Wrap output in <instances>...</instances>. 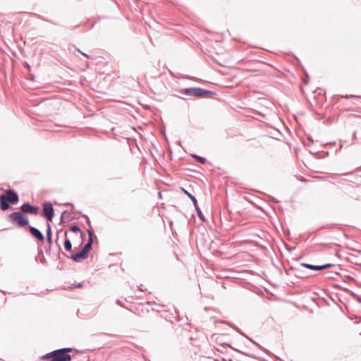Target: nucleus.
Masks as SVG:
<instances>
[{
	"mask_svg": "<svg viewBox=\"0 0 361 361\" xmlns=\"http://www.w3.org/2000/svg\"><path fill=\"white\" fill-rule=\"evenodd\" d=\"M59 232L57 233V238H56V240L59 239Z\"/></svg>",
	"mask_w": 361,
	"mask_h": 361,
	"instance_id": "26",
	"label": "nucleus"
},
{
	"mask_svg": "<svg viewBox=\"0 0 361 361\" xmlns=\"http://www.w3.org/2000/svg\"><path fill=\"white\" fill-rule=\"evenodd\" d=\"M88 255H86L82 250L78 252L71 255V258L75 262H79L81 260L87 258Z\"/></svg>",
	"mask_w": 361,
	"mask_h": 361,
	"instance_id": "10",
	"label": "nucleus"
},
{
	"mask_svg": "<svg viewBox=\"0 0 361 361\" xmlns=\"http://www.w3.org/2000/svg\"><path fill=\"white\" fill-rule=\"evenodd\" d=\"M342 97L346 98V99H352V98L356 97V96L354 94H345V95L342 96Z\"/></svg>",
	"mask_w": 361,
	"mask_h": 361,
	"instance_id": "19",
	"label": "nucleus"
},
{
	"mask_svg": "<svg viewBox=\"0 0 361 361\" xmlns=\"http://www.w3.org/2000/svg\"><path fill=\"white\" fill-rule=\"evenodd\" d=\"M20 209L23 214L37 215L39 212V207L36 205H32L30 202H27L20 206Z\"/></svg>",
	"mask_w": 361,
	"mask_h": 361,
	"instance_id": "7",
	"label": "nucleus"
},
{
	"mask_svg": "<svg viewBox=\"0 0 361 361\" xmlns=\"http://www.w3.org/2000/svg\"><path fill=\"white\" fill-rule=\"evenodd\" d=\"M66 219L67 221H71L72 220L73 218L71 216V214L68 212V211H63L61 215V218H60V223L61 224H63L65 222L64 219Z\"/></svg>",
	"mask_w": 361,
	"mask_h": 361,
	"instance_id": "15",
	"label": "nucleus"
},
{
	"mask_svg": "<svg viewBox=\"0 0 361 361\" xmlns=\"http://www.w3.org/2000/svg\"><path fill=\"white\" fill-rule=\"evenodd\" d=\"M358 265H359L360 267H361V264H358Z\"/></svg>",
	"mask_w": 361,
	"mask_h": 361,
	"instance_id": "30",
	"label": "nucleus"
},
{
	"mask_svg": "<svg viewBox=\"0 0 361 361\" xmlns=\"http://www.w3.org/2000/svg\"><path fill=\"white\" fill-rule=\"evenodd\" d=\"M166 321H169V322H170L171 323H172V324H173V321L169 320L168 319H166Z\"/></svg>",
	"mask_w": 361,
	"mask_h": 361,
	"instance_id": "27",
	"label": "nucleus"
},
{
	"mask_svg": "<svg viewBox=\"0 0 361 361\" xmlns=\"http://www.w3.org/2000/svg\"><path fill=\"white\" fill-rule=\"evenodd\" d=\"M334 226V224H332L331 226H330V225H326V226H324L323 228H331V226Z\"/></svg>",
	"mask_w": 361,
	"mask_h": 361,
	"instance_id": "24",
	"label": "nucleus"
},
{
	"mask_svg": "<svg viewBox=\"0 0 361 361\" xmlns=\"http://www.w3.org/2000/svg\"><path fill=\"white\" fill-rule=\"evenodd\" d=\"M65 241H64V248L66 251H71L72 250V243L71 240L68 238V233L66 231L64 232Z\"/></svg>",
	"mask_w": 361,
	"mask_h": 361,
	"instance_id": "12",
	"label": "nucleus"
},
{
	"mask_svg": "<svg viewBox=\"0 0 361 361\" xmlns=\"http://www.w3.org/2000/svg\"><path fill=\"white\" fill-rule=\"evenodd\" d=\"M116 303L117 305H118L121 306V307H123V303H122V302H121V300H116Z\"/></svg>",
	"mask_w": 361,
	"mask_h": 361,
	"instance_id": "22",
	"label": "nucleus"
},
{
	"mask_svg": "<svg viewBox=\"0 0 361 361\" xmlns=\"http://www.w3.org/2000/svg\"><path fill=\"white\" fill-rule=\"evenodd\" d=\"M333 266H334V264H332L331 263H328V264H325L321 265L322 270H324V269H327V268H330V267H331Z\"/></svg>",
	"mask_w": 361,
	"mask_h": 361,
	"instance_id": "18",
	"label": "nucleus"
},
{
	"mask_svg": "<svg viewBox=\"0 0 361 361\" xmlns=\"http://www.w3.org/2000/svg\"><path fill=\"white\" fill-rule=\"evenodd\" d=\"M66 205H71V206H73V204H71V203H66Z\"/></svg>",
	"mask_w": 361,
	"mask_h": 361,
	"instance_id": "25",
	"label": "nucleus"
},
{
	"mask_svg": "<svg viewBox=\"0 0 361 361\" xmlns=\"http://www.w3.org/2000/svg\"><path fill=\"white\" fill-rule=\"evenodd\" d=\"M40 262L42 264H44L46 262V259L44 257H42L41 259H40Z\"/></svg>",
	"mask_w": 361,
	"mask_h": 361,
	"instance_id": "21",
	"label": "nucleus"
},
{
	"mask_svg": "<svg viewBox=\"0 0 361 361\" xmlns=\"http://www.w3.org/2000/svg\"><path fill=\"white\" fill-rule=\"evenodd\" d=\"M8 219L11 224L16 225L18 227H24L27 226L29 224L28 217L21 211L10 214L8 216Z\"/></svg>",
	"mask_w": 361,
	"mask_h": 361,
	"instance_id": "3",
	"label": "nucleus"
},
{
	"mask_svg": "<svg viewBox=\"0 0 361 361\" xmlns=\"http://www.w3.org/2000/svg\"><path fill=\"white\" fill-rule=\"evenodd\" d=\"M19 201L18 193L13 189H7L0 195V209L6 211L10 209V204H16Z\"/></svg>",
	"mask_w": 361,
	"mask_h": 361,
	"instance_id": "2",
	"label": "nucleus"
},
{
	"mask_svg": "<svg viewBox=\"0 0 361 361\" xmlns=\"http://www.w3.org/2000/svg\"><path fill=\"white\" fill-rule=\"evenodd\" d=\"M73 351L71 348H63L54 350L41 357L42 360L47 361H71L72 356L69 354Z\"/></svg>",
	"mask_w": 361,
	"mask_h": 361,
	"instance_id": "1",
	"label": "nucleus"
},
{
	"mask_svg": "<svg viewBox=\"0 0 361 361\" xmlns=\"http://www.w3.org/2000/svg\"><path fill=\"white\" fill-rule=\"evenodd\" d=\"M29 231L30 234L35 238L37 240L43 242L45 238L42 233L37 228L33 226H29Z\"/></svg>",
	"mask_w": 361,
	"mask_h": 361,
	"instance_id": "9",
	"label": "nucleus"
},
{
	"mask_svg": "<svg viewBox=\"0 0 361 361\" xmlns=\"http://www.w3.org/2000/svg\"><path fill=\"white\" fill-rule=\"evenodd\" d=\"M82 283H79L78 285H75L74 286L69 287L70 288H80L82 286Z\"/></svg>",
	"mask_w": 361,
	"mask_h": 361,
	"instance_id": "20",
	"label": "nucleus"
},
{
	"mask_svg": "<svg viewBox=\"0 0 361 361\" xmlns=\"http://www.w3.org/2000/svg\"><path fill=\"white\" fill-rule=\"evenodd\" d=\"M233 329H235L237 332H238L240 334H241L242 336H245V338H248L252 343H253L259 349H260L261 350L264 351V353H266L267 354H269V350H267L266 348H264V347H262V345H260L259 344L257 343L256 342H255L254 341H252L251 338H249L243 332L241 331L240 329H239L238 327L236 326H231Z\"/></svg>",
	"mask_w": 361,
	"mask_h": 361,
	"instance_id": "11",
	"label": "nucleus"
},
{
	"mask_svg": "<svg viewBox=\"0 0 361 361\" xmlns=\"http://www.w3.org/2000/svg\"><path fill=\"white\" fill-rule=\"evenodd\" d=\"M309 140H310L311 142H313V140L312 138H308Z\"/></svg>",
	"mask_w": 361,
	"mask_h": 361,
	"instance_id": "29",
	"label": "nucleus"
},
{
	"mask_svg": "<svg viewBox=\"0 0 361 361\" xmlns=\"http://www.w3.org/2000/svg\"><path fill=\"white\" fill-rule=\"evenodd\" d=\"M78 51L80 52L83 56H85L86 58H89V56L87 54H85L82 51H80L79 49H78Z\"/></svg>",
	"mask_w": 361,
	"mask_h": 361,
	"instance_id": "23",
	"label": "nucleus"
},
{
	"mask_svg": "<svg viewBox=\"0 0 361 361\" xmlns=\"http://www.w3.org/2000/svg\"><path fill=\"white\" fill-rule=\"evenodd\" d=\"M42 208V216L46 218L48 221H51L54 215L52 204L49 202H45L43 203Z\"/></svg>",
	"mask_w": 361,
	"mask_h": 361,
	"instance_id": "6",
	"label": "nucleus"
},
{
	"mask_svg": "<svg viewBox=\"0 0 361 361\" xmlns=\"http://www.w3.org/2000/svg\"><path fill=\"white\" fill-rule=\"evenodd\" d=\"M300 265H301V267H303L305 268H307V269H309L311 270H314V271H321L322 270L321 265H313V264H307V263H301Z\"/></svg>",
	"mask_w": 361,
	"mask_h": 361,
	"instance_id": "14",
	"label": "nucleus"
},
{
	"mask_svg": "<svg viewBox=\"0 0 361 361\" xmlns=\"http://www.w3.org/2000/svg\"><path fill=\"white\" fill-rule=\"evenodd\" d=\"M82 217H84L86 219L87 223L88 224V225L90 226V228L87 230V234H88L87 242L83 246V247L82 248V250L86 255H88L90 251L92 250V244H93V242H94L93 241V237H94V231L92 230V228L91 227V222H90L89 216L87 215H86V214H82Z\"/></svg>",
	"mask_w": 361,
	"mask_h": 361,
	"instance_id": "5",
	"label": "nucleus"
},
{
	"mask_svg": "<svg viewBox=\"0 0 361 361\" xmlns=\"http://www.w3.org/2000/svg\"><path fill=\"white\" fill-rule=\"evenodd\" d=\"M180 92L188 96H193L196 97H205L209 94H214L212 91L204 90L201 87L185 88L181 90Z\"/></svg>",
	"mask_w": 361,
	"mask_h": 361,
	"instance_id": "4",
	"label": "nucleus"
},
{
	"mask_svg": "<svg viewBox=\"0 0 361 361\" xmlns=\"http://www.w3.org/2000/svg\"><path fill=\"white\" fill-rule=\"evenodd\" d=\"M70 230H71L72 232H74V233H78V232H80V236H81V238H83V237H84L85 234H84V233H82V232H81V231H80V227H79L78 225H76V224H73V225L71 226V227H70Z\"/></svg>",
	"mask_w": 361,
	"mask_h": 361,
	"instance_id": "16",
	"label": "nucleus"
},
{
	"mask_svg": "<svg viewBox=\"0 0 361 361\" xmlns=\"http://www.w3.org/2000/svg\"><path fill=\"white\" fill-rule=\"evenodd\" d=\"M46 240L49 245L52 243V233L51 226L49 223H47V228L46 231Z\"/></svg>",
	"mask_w": 361,
	"mask_h": 361,
	"instance_id": "13",
	"label": "nucleus"
},
{
	"mask_svg": "<svg viewBox=\"0 0 361 361\" xmlns=\"http://www.w3.org/2000/svg\"><path fill=\"white\" fill-rule=\"evenodd\" d=\"M181 190L192 200V205H194L195 208V210L197 213V215L199 216V218L202 221H205L206 219H205V217L203 215L200 208L198 206V204H197V199L195 198V197L194 195H192L191 193H190L189 192H188L185 189H184L183 188H181Z\"/></svg>",
	"mask_w": 361,
	"mask_h": 361,
	"instance_id": "8",
	"label": "nucleus"
},
{
	"mask_svg": "<svg viewBox=\"0 0 361 361\" xmlns=\"http://www.w3.org/2000/svg\"><path fill=\"white\" fill-rule=\"evenodd\" d=\"M197 162L204 164L207 162V159L205 157L199 156L197 154H192L191 155Z\"/></svg>",
	"mask_w": 361,
	"mask_h": 361,
	"instance_id": "17",
	"label": "nucleus"
},
{
	"mask_svg": "<svg viewBox=\"0 0 361 361\" xmlns=\"http://www.w3.org/2000/svg\"><path fill=\"white\" fill-rule=\"evenodd\" d=\"M180 319H179V317L178 316L177 318H176V321H179Z\"/></svg>",
	"mask_w": 361,
	"mask_h": 361,
	"instance_id": "28",
	"label": "nucleus"
}]
</instances>
